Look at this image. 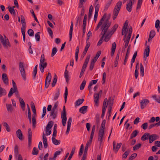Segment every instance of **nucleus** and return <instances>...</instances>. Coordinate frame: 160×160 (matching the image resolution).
I'll list each match as a JSON object with an SVG mask.
<instances>
[{"label":"nucleus","mask_w":160,"mask_h":160,"mask_svg":"<svg viewBox=\"0 0 160 160\" xmlns=\"http://www.w3.org/2000/svg\"><path fill=\"white\" fill-rule=\"evenodd\" d=\"M122 5L121 1H119L116 4L114 8L112 15V18L115 20L118 16Z\"/></svg>","instance_id":"obj_1"},{"label":"nucleus","mask_w":160,"mask_h":160,"mask_svg":"<svg viewBox=\"0 0 160 160\" xmlns=\"http://www.w3.org/2000/svg\"><path fill=\"white\" fill-rule=\"evenodd\" d=\"M45 59L44 58V54H42L41 56L40 63H39V68L41 72L43 73L44 71V68H45L47 65V62H44Z\"/></svg>","instance_id":"obj_2"},{"label":"nucleus","mask_w":160,"mask_h":160,"mask_svg":"<svg viewBox=\"0 0 160 160\" xmlns=\"http://www.w3.org/2000/svg\"><path fill=\"white\" fill-rule=\"evenodd\" d=\"M0 40L2 44L3 47L4 48H7L8 46L10 47L11 45L8 39L6 36H4L3 38V36L0 34Z\"/></svg>","instance_id":"obj_3"},{"label":"nucleus","mask_w":160,"mask_h":160,"mask_svg":"<svg viewBox=\"0 0 160 160\" xmlns=\"http://www.w3.org/2000/svg\"><path fill=\"white\" fill-rule=\"evenodd\" d=\"M19 69L21 75L24 81L26 80V74L25 73V69L24 68V66L23 63L20 62L19 63Z\"/></svg>","instance_id":"obj_4"},{"label":"nucleus","mask_w":160,"mask_h":160,"mask_svg":"<svg viewBox=\"0 0 160 160\" xmlns=\"http://www.w3.org/2000/svg\"><path fill=\"white\" fill-rule=\"evenodd\" d=\"M66 115L67 114L65 106H64L63 107V112H62L61 114V118L62 119V124L63 126H65L66 125V123L67 120Z\"/></svg>","instance_id":"obj_5"},{"label":"nucleus","mask_w":160,"mask_h":160,"mask_svg":"<svg viewBox=\"0 0 160 160\" xmlns=\"http://www.w3.org/2000/svg\"><path fill=\"white\" fill-rule=\"evenodd\" d=\"M28 147H30L32 143V132L30 128L28 129Z\"/></svg>","instance_id":"obj_6"},{"label":"nucleus","mask_w":160,"mask_h":160,"mask_svg":"<svg viewBox=\"0 0 160 160\" xmlns=\"http://www.w3.org/2000/svg\"><path fill=\"white\" fill-rule=\"evenodd\" d=\"M149 102V101L146 98H144L141 100L140 102L141 109H143L145 108Z\"/></svg>","instance_id":"obj_7"},{"label":"nucleus","mask_w":160,"mask_h":160,"mask_svg":"<svg viewBox=\"0 0 160 160\" xmlns=\"http://www.w3.org/2000/svg\"><path fill=\"white\" fill-rule=\"evenodd\" d=\"M105 134L104 131L102 130H99L98 133V140L101 144L103 139V136Z\"/></svg>","instance_id":"obj_8"},{"label":"nucleus","mask_w":160,"mask_h":160,"mask_svg":"<svg viewBox=\"0 0 160 160\" xmlns=\"http://www.w3.org/2000/svg\"><path fill=\"white\" fill-rule=\"evenodd\" d=\"M14 93H15L16 97L20 99V97L19 96V92L18 90L17 89H16V90H15V92H14V91H13L12 89L11 88L8 94V97L9 98Z\"/></svg>","instance_id":"obj_9"},{"label":"nucleus","mask_w":160,"mask_h":160,"mask_svg":"<svg viewBox=\"0 0 160 160\" xmlns=\"http://www.w3.org/2000/svg\"><path fill=\"white\" fill-rule=\"evenodd\" d=\"M158 138V136L156 134H153L149 135V143H152L154 140L157 139Z\"/></svg>","instance_id":"obj_10"},{"label":"nucleus","mask_w":160,"mask_h":160,"mask_svg":"<svg viewBox=\"0 0 160 160\" xmlns=\"http://www.w3.org/2000/svg\"><path fill=\"white\" fill-rule=\"evenodd\" d=\"M122 145V143H117L116 147V142L114 141L113 142V150L117 152L120 147Z\"/></svg>","instance_id":"obj_11"},{"label":"nucleus","mask_w":160,"mask_h":160,"mask_svg":"<svg viewBox=\"0 0 160 160\" xmlns=\"http://www.w3.org/2000/svg\"><path fill=\"white\" fill-rule=\"evenodd\" d=\"M2 79L4 84L8 85V79L7 74L3 73L2 75Z\"/></svg>","instance_id":"obj_12"},{"label":"nucleus","mask_w":160,"mask_h":160,"mask_svg":"<svg viewBox=\"0 0 160 160\" xmlns=\"http://www.w3.org/2000/svg\"><path fill=\"white\" fill-rule=\"evenodd\" d=\"M72 121V118L71 117H70L68 119L67 122V127L66 134L67 135L68 134L70 130L71 125Z\"/></svg>","instance_id":"obj_13"},{"label":"nucleus","mask_w":160,"mask_h":160,"mask_svg":"<svg viewBox=\"0 0 160 160\" xmlns=\"http://www.w3.org/2000/svg\"><path fill=\"white\" fill-rule=\"evenodd\" d=\"M130 47H131L130 45H129L128 47V49L127 50V52H126L125 56V58L124 61L123 62V64L124 65H125L126 64L127 62V60L128 59V57L129 56V53L130 52Z\"/></svg>","instance_id":"obj_14"},{"label":"nucleus","mask_w":160,"mask_h":160,"mask_svg":"<svg viewBox=\"0 0 160 160\" xmlns=\"http://www.w3.org/2000/svg\"><path fill=\"white\" fill-rule=\"evenodd\" d=\"M132 0H129V2L126 5V9L129 12H130L132 11Z\"/></svg>","instance_id":"obj_15"},{"label":"nucleus","mask_w":160,"mask_h":160,"mask_svg":"<svg viewBox=\"0 0 160 160\" xmlns=\"http://www.w3.org/2000/svg\"><path fill=\"white\" fill-rule=\"evenodd\" d=\"M95 125H93L92 127V131L90 134V140L89 141V145H90L91 144V142H92V139L93 138L94 133L95 132Z\"/></svg>","instance_id":"obj_16"},{"label":"nucleus","mask_w":160,"mask_h":160,"mask_svg":"<svg viewBox=\"0 0 160 160\" xmlns=\"http://www.w3.org/2000/svg\"><path fill=\"white\" fill-rule=\"evenodd\" d=\"M109 18H108L105 20V22L104 24V29H105V31L106 32L108 31V28L110 27L111 24V22H108Z\"/></svg>","instance_id":"obj_17"},{"label":"nucleus","mask_w":160,"mask_h":160,"mask_svg":"<svg viewBox=\"0 0 160 160\" xmlns=\"http://www.w3.org/2000/svg\"><path fill=\"white\" fill-rule=\"evenodd\" d=\"M16 132L17 137L20 140H23V134L21 130L18 129L17 131Z\"/></svg>","instance_id":"obj_18"},{"label":"nucleus","mask_w":160,"mask_h":160,"mask_svg":"<svg viewBox=\"0 0 160 160\" xmlns=\"http://www.w3.org/2000/svg\"><path fill=\"white\" fill-rule=\"evenodd\" d=\"M88 106H84L80 108L79 112L83 114H84L87 112Z\"/></svg>","instance_id":"obj_19"},{"label":"nucleus","mask_w":160,"mask_h":160,"mask_svg":"<svg viewBox=\"0 0 160 160\" xmlns=\"http://www.w3.org/2000/svg\"><path fill=\"white\" fill-rule=\"evenodd\" d=\"M42 139L44 145V148H46L48 146L47 138L45 137L44 132L42 134Z\"/></svg>","instance_id":"obj_20"},{"label":"nucleus","mask_w":160,"mask_h":160,"mask_svg":"<svg viewBox=\"0 0 160 160\" xmlns=\"http://www.w3.org/2000/svg\"><path fill=\"white\" fill-rule=\"evenodd\" d=\"M53 122L52 121H50L48 123L46 126L45 131L47 132L48 130H50L53 125Z\"/></svg>","instance_id":"obj_21"},{"label":"nucleus","mask_w":160,"mask_h":160,"mask_svg":"<svg viewBox=\"0 0 160 160\" xmlns=\"http://www.w3.org/2000/svg\"><path fill=\"white\" fill-rule=\"evenodd\" d=\"M118 26L117 24H115L112 27V30L109 32V34L112 35L116 31L117 29L118 28Z\"/></svg>","instance_id":"obj_22"},{"label":"nucleus","mask_w":160,"mask_h":160,"mask_svg":"<svg viewBox=\"0 0 160 160\" xmlns=\"http://www.w3.org/2000/svg\"><path fill=\"white\" fill-rule=\"evenodd\" d=\"M138 52L135 51L133 55L131 61V68H132V67L133 63L134 62L135 59L137 56Z\"/></svg>","instance_id":"obj_23"},{"label":"nucleus","mask_w":160,"mask_h":160,"mask_svg":"<svg viewBox=\"0 0 160 160\" xmlns=\"http://www.w3.org/2000/svg\"><path fill=\"white\" fill-rule=\"evenodd\" d=\"M90 58V55H88L87 57L86 58L85 60V62L82 68L85 69L86 68L87 66L88 62L89 61V59Z\"/></svg>","instance_id":"obj_24"},{"label":"nucleus","mask_w":160,"mask_h":160,"mask_svg":"<svg viewBox=\"0 0 160 160\" xmlns=\"http://www.w3.org/2000/svg\"><path fill=\"white\" fill-rule=\"evenodd\" d=\"M20 103L21 105V108L22 111H24L25 110V104L23 99L20 98Z\"/></svg>","instance_id":"obj_25"},{"label":"nucleus","mask_w":160,"mask_h":160,"mask_svg":"<svg viewBox=\"0 0 160 160\" xmlns=\"http://www.w3.org/2000/svg\"><path fill=\"white\" fill-rule=\"evenodd\" d=\"M99 98V94L98 93H95L94 94V101L96 106L98 105Z\"/></svg>","instance_id":"obj_26"},{"label":"nucleus","mask_w":160,"mask_h":160,"mask_svg":"<svg viewBox=\"0 0 160 160\" xmlns=\"http://www.w3.org/2000/svg\"><path fill=\"white\" fill-rule=\"evenodd\" d=\"M139 133V131L137 130H135L132 132L130 136V139H131L135 138Z\"/></svg>","instance_id":"obj_27"},{"label":"nucleus","mask_w":160,"mask_h":160,"mask_svg":"<svg viewBox=\"0 0 160 160\" xmlns=\"http://www.w3.org/2000/svg\"><path fill=\"white\" fill-rule=\"evenodd\" d=\"M72 31H73V23L72 22H71V25L70 27V28L69 30V41H70L71 40L72 34Z\"/></svg>","instance_id":"obj_28"},{"label":"nucleus","mask_w":160,"mask_h":160,"mask_svg":"<svg viewBox=\"0 0 160 160\" xmlns=\"http://www.w3.org/2000/svg\"><path fill=\"white\" fill-rule=\"evenodd\" d=\"M150 52V48L149 46H147L146 48L145 49L144 52V56L146 57H148Z\"/></svg>","instance_id":"obj_29"},{"label":"nucleus","mask_w":160,"mask_h":160,"mask_svg":"<svg viewBox=\"0 0 160 160\" xmlns=\"http://www.w3.org/2000/svg\"><path fill=\"white\" fill-rule=\"evenodd\" d=\"M150 134L148 132L145 133L142 137L141 140L143 141H145L148 139L149 137Z\"/></svg>","instance_id":"obj_30"},{"label":"nucleus","mask_w":160,"mask_h":160,"mask_svg":"<svg viewBox=\"0 0 160 160\" xmlns=\"http://www.w3.org/2000/svg\"><path fill=\"white\" fill-rule=\"evenodd\" d=\"M21 22L22 25V27H26V23L25 22V19L24 17L22 15H20Z\"/></svg>","instance_id":"obj_31"},{"label":"nucleus","mask_w":160,"mask_h":160,"mask_svg":"<svg viewBox=\"0 0 160 160\" xmlns=\"http://www.w3.org/2000/svg\"><path fill=\"white\" fill-rule=\"evenodd\" d=\"M15 6H13L12 7H11L10 6L8 7V10L11 14H13L14 16L16 15V13L14 9V8H15Z\"/></svg>","instance_id":"obj_32"},{"label":"nucleus","mask_w":160,"mask_h":160,"mask_svg":"<svg viewBox=\"0 0 160 160\" xmlns=\"http://www.w3.org/2000/svg\"><path fill=\"white\" fill-rule=\"evenodd\" d=\"M2 124L6 129L8 132H10V127L8 124L6 122H3Z\"/></svg>","instance_id":"obj_33"},{"label":"nucleus","mask_w":160,"mask_h":160,"mask_svg":"<svg viewBox=\"0 0 160 160\" xmlns=\"http://www.w3.org/2000/svg\"><path fill=\"white\" fill-rule=\"evenodd\" d=\"M60 94V89H58L56 92L55 93L53 99L54 100H56L58 98Z\"/></svg>","instance_id":"obj_34"},{"label":"nucleus","mask_w":160,"mask_h":160,"mask_svg":"<svg viewBox=\"0 0 160 160\" xmlns=\"http://www.w3.org/2000/svg\"><path fill=\"white\" fill-rule=\"evenodd\" d=\"M116 44L115 42L112 43V46L111 55L113 56L116 48Z\"/></svg>","instance_id":"obj_35"},{"label":"nucleus","mask_w":160,"mask_h":160,"mask_svg":"<svg viewBox=\"0 0 160 160\" xmlns=\"http://www.w3.org/2000/svg\"><path fill=\"white\" fill-rule=\"evenodd\" d=\"M68 66V65H67L66 67V70H65V72H64V77L66 79V80L67 82H68V81L69 79V76L68 75V72L67 71V67Z\"/></svg>","instance_id":"obj_36"},{"label":"nucleus","mask_w":160,"mask_h":160,"mask_svg":"<svg viewBox=\"0 0 160 160\" xmlns=\"http://www.w3.org/2000/svg\"><path fill=\"white\" fill-rule=\"evenodd\" d=\"M84 100L83 98L79 99L75 102V105L76 106H78L81 104L84 101Z\"/></svg>","instance_id":"obj_37"},{"label":"nucleus","mask_w":160,"mask_h":160,"mask_svg":"<svg viewBox=\"0 0 160 160\" xmlns=\"http://www.w3.org/2000/svg\"><path fill=\"white\" fill-rule=\"evenodd\" d=\"M52 76L50 72L48 73V75L46 77L45 79V82H48L50 83L51 80Z\"/></svg>","instance_id":"obj_38"},{"label":"nucleus","mask_w":160,"mask_h":160,"mask_svg":"<svg viewBox=\"0 0 160 160\" xmlns=\"http://www.w3.org/2000/svg\"><path fill=\"white\" fill-rule=\"evenodd\" d=\"M52 143L56 145H58L60 143V141L57 140L55 138H52Z\"/></svg>","instance_id":"obj_39"},{"label":"nucleus","mask_w":160,"mask_h":160,"mask_svg":"<svg viewBox=\"0 0 160 160\" xmlns=\"http://www.w3.org/2000/svg\"><path fill=\"white\" fill-rule=\"evenodd\" d=\"M75 149H76V148H75V147H73L72 148V151L70 153V154L69 157L68 158V160H70L71 159L73 155V154L74 153V152L75 150Z\"/></svg>","instance_id":"obj_40"},{"label":"nucleus","mask_w":160,"mask_h":160,"mask_svg":"<svg viewBox=\"0 0 160 160\" xmlns=\"http://www.w3.org/2000/svg\"><path fill=\"white\" fill-rule=\"evenodd\" d=\"M7 94V92L5 89L2 88L0 90V97L2 96H5Z\"/></svg>","instance_id":"obj_41"},{"label":"nucleus","mask_w":160,"mask_h":160,"mask_svg":"<svg viewBox=\"0 0 160 160\" xmlns=\"http://www.w3.org/2000/svg\"><path fill=\"white\" fill-rule=\"evenodd\" d=\"M57 80V77L56 74H55L54 76V78L53 79L52 82V87H54L56 84V83Z\"/></svg>","instance_id":"obj_42"},{"label":"nucleus","mask_w":160,"mask_h":160,"mask_svg":"<svg viewBox=\"0 0 160 160\" xmlns=\"http://www.w3.org/2000/svg\"><path fill=\"white\" fill-rule=\"evenodd\" d=\"M50 116L52 117L53 119H54L56 118L57 113L55 112V111H51L50 112Z\"/></svg>","instance_id":"obj_43"},{"label":"nucleus","mask_w":160,"mask_h":160,"mask_svg":"<svg viewBox=\"0 0 160 160\" xmlns=\"http://www.w3.org/2000/svg\"><path fill=\"white\" fill-rule=\"evenodd\" d=\"M144 68L142 63H141L140 64V72L141 75L142 77H143L144 75Z\"/></svg>","instance_id":"obj_44"},{"label":"nucleus","mask_w":160,"mask_h":160,"mask_svg":"<svg viewBox=\"0 0 160 160\" xmlns=\"http://www.w3.org/2000/svg\"><path fill=\"white\" fill-rule=\"evenodd\" d=\"M130 151L129 150H127L123 153L122 156V158L123 159H126L127 156L130 153Z\"/></svg>","instance_id":"obj_45"},{"label":"nucleus","mask_w":160,"mask_h":160,"mask_svg":"<svg viewBox=\"0 0 160 160\" xmlns=\"http://www.w3.org/2000/svg\"><path fill=\"white\" fill-rule=\"evenodd\" d=\"M93 7L92 5H91L89 8V11L88 13V19L89 20L91 18L92 16V12Z\"/></svg>","instance_id":"obj_46"},{"label":"nucleus","mask_w":160,"mask_h":160,"mask_svg":"<svg viewBox=\"0 0 160 160\" xmlns=\"http://www.w3.org/2000/svg\"><path fill=\"white\" fill-rule=\"evenodd\" d=\"M90 145H89V142L88 141L87 142L86 144V146L85 147V148L84 151V154H86L87 155V152L88 149V148L89 146Z\"/></svg>","instance_id":"obj_47"},{"label":"nucleus","mask_w":160,"mask_h":160,"mask_svg":"<svg viewBox=\"0 0 160 160\" xmlns=\"http://www.w3.org/2000/svg\"><path fill=\"white\" fill-rule=\"evenodd\" d=\"M68 95V90L67 87H65V92L64 94V98L65 102L66 103L67 100V96Z\"/></svg>","instance_id":"obj_48"},{"label":"nucleus","mask_w":160,"mask_h":160,"mask_svg":"<svg viewBox=\"0 0 160 160\" xmlns=\"http://www.w3.org/2000/svg\"><path fill=\"white\" fill-rule=\"evenodd\" d=\"M7 110L8 112H11L12 110V107L11 104H6Z\"/></svg>","instance_id":"obj_49"},{"label":"nucleus","mask_w":160,"mask_h":160,"mask_svg":"<svg viewBox=\"0 0 160 160\" xmlns=\"http://www.w3.org/2000/svg\"><path fill=\"white\" fill-rule=\"evenodd\" d=\"M79 48L78 46L77 47L76 50V52L75 53V60L76 61H77L78 57V54L79 53Z\"/></svg>","instance_id":"obj_50"},{"label":"nucleus","mask_w":160,"mask_h":160,"mask_svg":"<svg viewBox=\"0 0 160 160\" xmlns=\"http://www.w3.org/2000/svg\"><path fill=\"white\" fill-rule=\"evenodd\" d=\"M152 98L154 99L159 103H160V97L159 96H157L156 95H154L152 96Z\"/></svg>","instance_id":"obj_51"},{"label":"nucleus","mask_w":160,"mask_h":160,"mask_svg":"<svg viewBox=\"0 0 160 160\" xmlns=\"http://www.w3.org/2000/svg\"><path fill=\"white\" fill-rule=\"evenodd\" d=\"M86 81L85 80H83L80 86V89L81 90H82L84 88L86 84Z\"/></svg>","instance_id":"obj_52"},{"label":"nucleus","mask_w":160,"mask_h":160,"mask_svg":"<svg viewBox=\"0 0 160 160\" xmlns=\"http://www.w3.org/2000/svg\"><path fill=\"white\" fill-rule=\"evenodd\" d=\"M105 123L106 120L104 119L102 121V123L101 126L99 130H102L104 131Z\"/></svg>","instance_id":"obj_53"},{"label":"nucleus","mask_w":160,"mask_h":160,"mask_svg":"<svg viewBox=\"0 0 160 160\" xmlns=\"http://www.w3.org/2000/svg\"><path fill=\"white\" fill-rule=\"evenodd\" d=\"M112 0H109L106 4L104 8L105 10H108V8L109 7L110 4L111 3Z\"/></svg>","instance_id":"obj_54"},{"label":"nucleus","mask_w":160,"mask_h":160,"mask_svg":"<svg viewBox=\"0 0 160 160\" xmlns=\"http://www.w3.org/2000/svg\"><path fill=\"white\" fill-rule=\"evenodd\" d=\"M31 105L33 113H35V112H36V110L35 106L33 102H31Z\"/></svg>","instance_id":"obj_55"},{"label":"nucleus","mask_w":160,"mask_h":160,"mask_svg":"<svg viewBox=\"0 0 160 160\" xmlns=\"http://www.w3.org/2000/svg\"><path fill=\"white\" fill-rule=\"evenodd\" d=\"M12 82L13 88H12L13 91H14V92H15V90H16V89H17V86H16V83H15V82H14V81L13 80H12Z\"/></svg>","instance_id":"obj_56"},{"label":"nucleus","mask_w":160,"mask_h":160,"mask_svg":"<svg viewBox=\"0 0 160 160\" xmlns=\"http://www.w3.org/2000/svg\"><path fill=\"white\" fill-rule=\"evenodd\" d=\"M155 27L156 28H160V22L159 20H157L155 22Z\"/></svg>","instance_id":"obj_57"},{"label":"nucleus","mask_w":160,"mask_h":160,"mask_svg":"<svg viewBox=\"0 0 160 160\" xmlns=\"http://www.w3.org/2000/svg\"><path fill=\"white\" fill-rule=\"evenodd\" d=\"M28 33L29 35L30 36H32L34 35V31L32 29H29L28 30Z\"/></svg>","instance_id":"obj_58"},{"label":"nucleus","mask_w":160,"mask_h":160,"mask_svg":"<svg viewBox=\"0 0 160 160\" xmlns=\"http://www.w3.org/2000/svg\"><path fill=\"white\" fill-rule=\"evenodd\" d=\"M141 146V144L140 143H138L135 145L133 147V150L134 151H135L138 149H139Z\"/></svg>","instance_id":"obj_59"},{"label":"nucleus","mask_w":160,"mask_h":160,"mask_svg":"<svg viewBox=\"0 0 160 160\" xmlns=\"http://www.w3.org/2000/svg\"><path fill=\"white\" fill-rule=\"evenodd\" d=\"M114 99V98H112L111 97H110L109 98L108 102H109V104L111 107L113 105Z\"/></svg>","instance_id":"obj_60"},{"label":"nucleus","mask_w":160,"mask_h":160,"mask_svg":"<svg viewBox=\"0 0 160 160\" xmlns=\"http://www.w3.org/2000/svg\"><path fill=\"white\" fill-rule=\"evenodd\" d=\"M38 150L37 149V148H36L34 147L33 148L32 152V154L33 155H37L38 154Z\"/></svg>","instance_id":"obj_61"},{"label":"nucleus","mask_w":160,"mask_h":160,"mask_svg":"<svg viewBox=\"0 0 160 160\" xmlns=\"http://www.w3.org/2000/svg\"><path fill=\"white\" fill-rule=\"evenodd\" d=\"M57 51V49L56 48H53L52 51V52L51 55V57H53L56 54Z\"/></svg>","instance_id":"obj_62"},{"label":"nucleus","mask_w":160,"mask_h":160,"mask_svg":"<svg viewBox=\"0 0 160 160\" xmlns=\"http://www.w3.org/2000/svg\"><path fill=\"white\" fill-rule=\"evenodd\" d=\"M128 20H126V21L124 23V25L123 26L122 29H124L125 30H126L128 25Z\"/></svg>","instance_id":"obj_63"},{"label":"nucleus","mask_w":160,"mask_h":160,"mask_svg":"<svg viewBox=\"0 0 160 160\" xmlns=\"http://www.w3.org/2000/svg\"><path fill=\"white\" fill-rule=\"evenodd\" d=\"M148 126V123L147 122H145L142 125L141 128L145 130L147 129Z\"/></svg>","instance_id":"obj_64"}]
</instances>
